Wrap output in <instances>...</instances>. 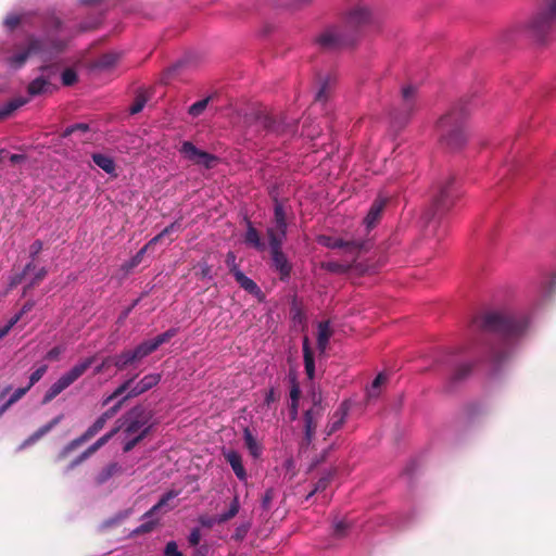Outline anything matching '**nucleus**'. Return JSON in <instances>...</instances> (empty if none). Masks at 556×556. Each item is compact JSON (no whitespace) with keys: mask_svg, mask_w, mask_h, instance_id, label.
<instances>
[{"mask_svg":"<svg viewBox=\"0 0 556 556\" xmlns=\"http://www.w3.org/2000/svg\"><path fill=\"white\" fill-rule=\"evenodd\" d=\"M371 13L367 7L358 4L351 9L345 16L344 25L332 26L319 34L315 41L323 50H338L352 46L357 33L369 24Z\"/></svg>","mask_w":556,"mask_h":556,"instance_id":"nucleus-1","label":"nucleus"},{"mask_svg":"<svg viewBox=\"0 0 556 556\" xmlns=\"http://www.w3.org/2000/svg\"><path fill=\"white\" fill-rule=\"evenodd\" d=\"M247 134L255 136H288L296 131V122H287L283 115L274 116L265 110H253L243 118Z\"/></svg>","mask_w":556,"mask_h":556,"instance_id":"nucleus-2","label":"nucleus"},{"mask_svg":"<svg viewBox=\"0 0 556 556\" xmlns=\"http://www.w3.org/2000/svg\"><path fill=\"white\" fill-rule=\"evenodd\" d=\"M473 325L483 331L495 332L509 339L523 333L528 327V321L521 316L490 312L475 318Z\"/></svg>","mask_w":556,"mask_h":556,"instance_id":"nucleus-3","label":"nucleus"},{"mask_svg":"<svg viewBox=\"0 0 556 556\" xmlns=\"http://www.w3.org/2000/svg\"><path fill=\"white\" fill-rule=\"evenodd\" d=\"M466 115L463 108H454L440 118L438 129L442 146L450 150H458L465 144L467 139L464 129Z\"/></svg>","mask_w":556,"mask_h":556,"instance_id":"nucleus-4","label":"nucleus"},{"mask_svg":"<svg viewBox=\"0 0 556 556\" xmlns=\"http://www.w3.org/2000/svg\"><path fill=\"white\" fill-rule=\"evenodd\" d=\"M64 48L65 42L60 39L29 37L27 46L11 55L8 62L12 67L21 68L31 54H38L43 62H48L53 55L62 52Z\"/></svg>","mask_w":556,"mask_h":556,"instance_id":"nucleus-5","label":"nucleus"},{"mask_svg":"<svg viewBox=\"0 0 556 556\" xmlns=\"http://www.w3.org/2000/svg\"><path fill=\"white\" fill-rule=\"evenodd\" d=\"M556 25V0H545L540 9L527 23L526 31L534 40L542 41Z\"/></svg>","mask_w":556,"mask_h":556,"instance_id":"nucleus-6","label":"nucleus"},{"mask_svg":"<svg viewBox=\"0 0 556 556\" xmlns=\"http://www.w3.org/2000/svg\"><path fill=\"white\" fill-rule=\"evenodd\" d=\"M97 356H90L81 361L80 363L73 366L67 372L63 374L45 393L42 397V404L50 403L55 399L62 391L74 383L79 377H81L88 368L96 362Z\"/></svg>","mask_w":556,"mask_h":556,"instance_id":"nucleus-7","label":"nucleus"},{"mask_svg":"<svg viewBox=\"0 0 556 556\" xmlns=\"http://www.w3.org/2000/svg\"><path fill=\"white\" fill-rule=\"evenodd\" d=\"M419 109L417 88L412 85L402 87L397 108L391 113V118L397 127L407 124L413 114Z\"/></svg>","mask_w":556,"mask_h":556,"instance_id":"nucleus-8","label":"nucleus"},{"mask_svg":"<svg viewBox=\"0 0 556 556\" xmlns=\"http://www.w3.org/2000/svg\"><path fill=\"white\" fill-rule=\"evenodd\" d=\"M453 185L454 177H448L444 182L438 186V191L432 202V208L425 215L429 222L437 216L445 214L452 207L455 199Z\"/></svg>","mask_w":556,"mask_h":556,"instance_id":"nucleus-9","label":"nucleus"},{"mask_svg":"<svg viewBox=\"0 0 556 556\" xmlns=\"http://www.w3.org/2000/svg\"><path fill=\"white\" fill-rule=\"evenodd\" d=\"M153 417L152 410L142 405H136L126 412L117 422H123L124 433L132 435L137 433L146 424H149Z\"/></svg>","mask_w":556,"mask_h":556,"instance_id":"nucleus-10","label":"nucleus"},{"mask_svg":"<svg viewBox=\"0 0 556 556\" xmlns=\"http://www.w3.org/2000/svg\"><path fill=\"white\" fill-rule=\"evenodd\" d=\"M317 241L320 245L329 249H342L354 258L359 254V252L368 249V241L361 239L344 240L342 238L330 236H319Z\"/></svg>","mask_w":556,"mask_h":556,"instance_id":"nucleus-11","label":"nucleus"},{"mask_svg":"<svg viewBox=\"0 0 556 556\" xmlns=\"http://www.w3.org/2000/svg\"><path fill=\"white\" fill-rule=\"evenodd\" d=\"M324 415V407L320 404V397L316 399L314 396L313 406L304 413L303 421H304V438L302 445H311L314 440L316 428L318 426L319 420Z\"/></svg>","mask_w":556,"mask_h":556,"instance_id":"nucleus-12","label":"nucleus"},{"mask_svg":"<svg viewBox=\"0 0 556 556\" xmlns=\"http://www.w3.org/2000/svg\"><path fill=\"white\" fill-rule=\"evenodd\" d=\"M108 420L109 419L106 417H104L103 414H101L96 419V421L90 427H88V429L83 434L75 438L74 440H72L70 443H67L64 446V448L60 453V457H65L68 453L73 452L74 450H76L77 447L83 445L84 443L91 440L94 435H97L104 428Z\"/></svg>","mask_w":556,"mask_h":556,"instance_id":"nucleus-13","label":"nucleus"},{"mask_svg":"<svg viewBox=\"0 0 556 556\" xmlns=\"http://www.w3.org/2000/svg\"><path fill=\"white\" fill-rule=\"evenodd\" d=\"M180 152L186 159L197 165H203L205 168H212L217 162V157L205 151L198 149L192 142L185 141L180 148Z\"/></svg>","mask_w":556,"mask_h":556,"instance_id":"nucleus-14","label":"nucleus"},{"mask_svg":"<svg viewBox=\"0 0 556 556\" xmlns=\"http://www.w3.org/2000/svg\"><path fill=\"white\" fill-rule=\"evenodd\" d=\"M180 230H181V223L179 220H175L174 223H172L170 225L165 227L159 235H156L143 248H141L136 253L135 256H132V258L126 264V268L131 269V268H135L136 266H138L141 263V261L149 248H151L152 245L160 242L166 236H169L173 232H178Z\"/></svg>","mask_w":556,"mask_h":556,"instance_id":"nucleus-15","label":"nucleus"},{"mask_svg":"<svg viewBox=\"0 0 556 556\" xmlns=\"http://www.w3.org/2000/svg\"><path fill=\"white\" fill-rule=\"evenodd\" d=\"M270 255H271V266L276 271H278L280 279L281 280L288 279L292 271V265L289 262L286 254L282 252V248L270 251Z\"/></svg>","mask_w":556,"mask_h":556,"instance_id":"nucleus-16","label":"nucleus"},{"mask_svg":"<svg viewBox=\"0 0 556 556\" xmlns=\"http://www.w3.org/2000/svg\"><path fill=\"white\" fill-rule=\"evenodd\" d=\"M389 202L388 197L379 195L370 205V208L364 218V224L367 229L374 228L380 220L387 203Z\"/></svg>","mask_w":556,"mask_h":556,"instance_id":"nucleus-17","label":"nucleus"},{"mask_svg":"<svg viewBox=\"0 0 556 556\" xmlns=\"http://www.w3.org/2000/svg\"><path fill=\"white\" fill-rule=\"evenodd\" d=\"M161 381L160 374H149L146 375L140 381H138L135 386L131 384V389L126 393L127 397L134 399L139 396L140 394L149 391L153 387H155Z\"/></svg>","mask_w":556,"mask_h":556,"instance_id":"nucleus-18","label":"nucleus"},{"mask_svg":"<svg viewBox=\"0 0 556 556\" xmlns=\"http://www.w3.org/2000/svg\"><path fill=\"white\" fill-rule=\"evenodd\" d=\"M348 415V407L345 403H342L340 407L333 413L329 422L325 428L326 437H330L336 431H338L344 424L345 417Z\"/></svg>","mask_w":556,"mask_h":556,"instance_id":"nucleus-19","label":"nucleus"},{"mask_svg":"<svg viewBox=\"0 0 556 556\" xmlns=\"http://www.w3.org/2000/svg\"><path fill=\"white\" fill-rule=\"evenodd\" d=\"M224 457L226 462L231 466L235 475L239 480H244L247 478V472L242 464L241 455L233 450H229L224 452Z\"/></svg>","mask_w":556,"mask_h":556,"instance_id":"nucleus-20","label":"nucleus"},{"mask_svg":"<svg viewBox=\"0 0 556 556\" xmlns=\"http://www.w3.org/2000/svg\"><path fill=\"white\" fill-rule=\"evenodd\" d=\"M303 357L306 376L308 379L313 380L315 377V361L307 336H305L303 339Z\"/></svg>","mask_w":556,"mask_h":556,"instance_id":"nucleus-21","label":"nucleus"},{"mask_svg":"<svg viewBox=\"0 0 556 556\" xmlns=\"http://www.w3.org/2000/svg\"><path fill=\"white\" fill-rule=\"evenodd\" d=\"M473 365L471 363H462L455 367L451 377L448 378V383L451 387L456 386L457 383L466 380L472 372Z\"/></svg>","mask_w":556,"mask_h":556,"instance_id":"nucleus-22","label":"nucleus"},{"mask_svg":"<svg viewBox=\"0 0 556 556\" xmlns=\"http://www.w3.org/2000/svg\"><path fill=\"white\" fill-rule=\"evenodd\" d=\"M332 333L333 331L330 327L329 320L320 321L318 324L317 348L321 353L326 351Z\"/></svg>","mask_w":556,"mask_h":556,"instance_id":"nucleus-23","label":"nucleus"},{"mask_svg":"<svg viewBox=\"0 0 556 556\" xmlns=\"http://www.w3.org/2000/svg\"><path fill=\"white\" fill-rule=\"evenodd\" d=\"M64 418L63 414L58 415L54 417L51 421L48 424L41 426L38 428L25 442L24 445H28L31 443H35L39 439H41L43 435H46L48 432H50L55 426H58L62 419Z\"/></svg>","mask_w":556,"mask_h":556,"instance_id":"nucleus-24","label":"nucleus"},{"mask_svg":"<svg viewBox=\"0 0 556 556\" xmlns=\"http://www.w3.org/2000/svg\"><path fill=\"white\" fill-rule=\"evenodd\" d=\"M266 235L268 238L270 251H273L282 248L283 241L287 237V231L273 226L267 228Z\"/></svg>","mask_w":556,"mask_h":556,"instance_id":"nucleus-25","label":"nucleus"},{"mask_svg":"<svg viewBox=\"0 0 556 556\" xmlns=\"http://www.w3.org/2000/svg\"><path fill=\"white\" fill-rule=\"evenodd\" d=\"M248 228L244 236V243L256 250L263 251L265 249L264 242L261 240V236L256 228L250 220L247 222Z\"/></svg>","mask_w":556,"mask_h":556,"instance_id":"nucleus-26","label":"nucleus"},{"mask_svg":"<svg viewBox=\"0 0 556 556\" xmlns=\"http://www.w3.org/2000/svg\"><path fill=\"white\" fill-rule=\"evenodd\" d=\"M27 102V98L17 97L4 103L0 106V122L11 116L17 109L25 105Z\"/></svg>","mask_w":556,"mask_h":556,"instance_id":"nucleus-27","label":"nucleus"},{"mask_svg":"<svg viewBox=\"0 0 556 556\" xmlns=\"http://www.w3.org/2000/svg\"><path fill=\"white\" fill-rule=\"evenodd\" d=\"M52 84L46 77L38 76L27 86V92L30 97L40 96L49 91Z\"/></svg>","mask_w":556,"mask_h":556,"instance_id":"nucleus-28","label":"nucleus"},{"mask_svg":"<svg viewBox=\"0 0 556 556\" xmlns=\"http://www.w3.org/2000/svg\"><path fill=\"white\" fill-rule=\"evenodd\" d=\"M233 277L238 285L250 294L260 295L262 293L260 287L241 270H236V275Z\"/></svg>","mask_w":556,"mask_h":556,"instance_id":"nucleus-29","label":"nucleus"},{"mask_svg":"<svg viewBox=\"0 0 556 556\" xmlns=\"http://www.w3.org/2000/svg\"><path fill=\"white\" fill-rule=\"evenodd\" d=\"M243 439H244V444L249 451V453L254 457V458H257L261 456L262 452H263V447L262 445L257 442V440L254 438V435L252 434V432L250 431L249 428H245L244 431H243Z\"/></svg>","mask_w":556,"mask_h":556,"instance_id":"nucleus-30","label":"nucleus"},{"mask_svg":"<svg viewBox=\"0 0 556 556\" xmlns=\"http://www.w3.org/2000/svg\"><path fill=\"white\" fill-rule=\"evenodd\" d=\"M93 163L103 169L106 174H113L115 172V163L114 160L105 154L93 153L92 154Z\"/></svg>","mask_w":556,"mask_h":556,"instance_id":"nucleus-31","label":"nucleus"},{"mask_svg":"<svg viewBox=\"0 0 556 556\" xmlns=\"http://www.w3.org/2000/svg\"><path fill=\"white\" fill-rule=\"evenodd\" d=\"M121 54L117 52H108L102 54L96 61V67L100 70H109L113 67L119 60Z\"/></svg>","mask_w":556,"mask_h":556,"instance_id":"nucleus-32","label":"nucleus"},{"mask_svg":"<svg viewBox=\"0 0 556 556\" xmlns=\"http://www.w3.org/2000/svg\"><path fill=\"white\" fill-rule=\"evenodd\" d=\"M113 365L118 370H124L129 365L134 364L136 362L132 353L130 350H124L121 354L113 356Z\"/></svg>","mask_w":556,"mask_h":556,"instance_id":"nucleus-33","label":"nucleus"},{"mask_svg":"<svg viewBox=\"0 0 556 556\" xmlns=\"http://www.w3.org/2000/svg\"><path fill=\"white\" fill-rule=\"evenodd\" d=\"M130 351H131L136 362H139L156 350H155L154 345L152 344L151 340H146V341L141 342L140 344H138L134 350H130Z\"/></svg>","mask_w":556,"mask_h":556,"instance_id":"nucleus-34","label":"nucleus"},{"mask_svg":"<svg viewBox=\"0 0 556 556\" xmlns=\"http://www.w3.org/2000/svg\"><path fill=\"white\" fill-rule=\"evenodd\" d=\"M274 223H275V227L287 231L288 224H287L286 211H285L283 205L281 203H279L278 201L275 202V206H274Z\"/></svg>","mask_w":556,"mask_h":556,"instance_id":"nucleus-35","label":"nucleus"},{"mask_svg":"<svg viewBox=\"0 0 556 556\" xmlns=\"http://www.w3.org/2000/svg\"><path fill=\"white\" fill-rule=\"evenodd\" d=\"M119 471V465L117 463H111L104 468H102V470L98 473V476L96 477V482L98 484H103Z\"/></svg>","mask_w":556,"mask_h":556,"instance_id":"nucleus-36","label":"nucleus"},{"mask_svg":"<svg viewBox=\"0 0 556 556\" xmlns=\"http://www.w3.org/2000/svg\"><path fill=\"white\" fill-rule=\"evenodd\" d=\"M239 509H240L239 500H238V496H235L228 510L225 513H222L217 516V523H219V525L225 523L228 520L232 519L239 513Z\"/></svg>","mask_w":556,"mask_h":556,"instance_id":"nucleus-37","label":"nucleus"},{"mask_svg":"<svg viewBox=\"0 0 556 556\" xmlns=\"http://www.w3.org/2000/svg\"><path fill=\"white\" fill-rule=\"evenodd\" d=\"M333 81L334 80L330 76H327L325 79L321 80L320 88L315 97L316 101L321 103L327 101Z\"/></svg>","mask_w":556,"mask_h":556,"instance_id":"nucleus-38","label":"nucleus"},{"mask_svg":"<svg viewBox=\"0 0 556 556\" xmlns=\"http://www.w3.org/2000/svg\"><path fill=\"white\" fill-rule=\"evenodd\" d=\"M177 333H178L177 328H169L165 332L151 339V342L154 345L155 350H157L162 344L169 342L170 339L174 338Z\"/></svg>","mask_w":556,"mask_h":556,"instance_id":"nucleus-39","label":"nucleus"},{"mask_svg":"<svg viewBox=\"0 0 556 556\" xmlns=\"http://www.w3.org/2000/svg\"><path fill=\"white\" fill-rule=\"evenodd\" d=\"M212 99H213V97L208 96L200 101L194 102L188 109L189 115H191L192 117L200 116L204 112V110L207 108V105Z\"/></svg>","mask_w":556,"mask_h":556,"instance_id":"nucleus-40","label":"nucleus"},{"mask_svg":"<svg viewBox=\"0 0 556 556\" xmlns=\"http://www.w3.org/2000/svg\"><path fill=\"white\" fill-rule=\"evenodd\" d=\"M336 475V470H329L325 475H323L318 481L315 483V486L313 489V493H319L325 491L330 482L332 481L333 477Z\"/></svg>","mask_w":556,"mask_h":556,"instance_id":"nucleus-41","label":"nucleus"},{"mask_svg":"<svg viewBox=\"0 0 556 556\" xmlns=\"http://www.w3.org/2000/svg\"><path fill=\"white\" fill-rule=\"evenodd\" d=\"M62 27V21L55 15L51 14L46 16L43 21V29L49 35L50 33L58 31Z\"/></svg>","mask_w":556,"mask_h":556,"instance_id":"nucleus-42","label":"nucleus"},{"mask_svg":"<svg viewBox=\"0 0 556 556\" xmlns=\"http://www.w3.org/2000/svg\"><path fill=\"white\" fill-rule=\"evenodd\" d=\"M291 317L294 325L301 326L302 330L306 328V315L303 309L295 304L291 307Z\"/></svg>","mask_w":556,"mask_h":556,"instance_id":"nucleus-43","label":"nucleus"},{"mask_svg":"<svg viewBox=\"0 0 556 556\" xmlns=\"http://www.w3.org/2000/svg\"><path fill=\"white\" fill-rule=\"evenodd\" d=\"M147 101H148V99L144 93H142V92L138 93L134 100V103L129 108L130 114L134 115V114H138L139 112H141L142 109L144 108Z\"/></svg>","mask_w":556,"mask_h":556,"instance_id":"nucleus-44","label":"nucleus"},{"mask_svg":"<svg viewBox=\"0 0 556 556\" xmlns=\"http://www.w3.org/2000/svg\"><path fill=\"white\" fill-rule=\"evenodd\" d=\"M324 268L330 273L344 274L350 269V266L339 262H328L324 264Z\"/></svg>","mask_w":556,"mask_h":556,"instance_id":"nucleus-45","label":"nucleus"},{"mask_svg":"<svg viewBox=\"0 0 556 556\" xmlns=\"http://www.w3.org/2000/svg\"><path fill=\"white\" fill-rule=\"evenodd\" d=\"M61 78L64 86H73L77 81V74L73 68H66L63 71Z\"/></svg>","mask_w":556,"mask_h":556,"instance_id":"nucleus-46","label":"nucleus"},{"mask_svg":"<svg viewBox=\"0 0 556 556\" xmlns=\"http://www.w3.org/2000/svg\"><path fill=\"white\" fill-rule=\"evenodd\" d=\"M58 67L52 64H46L39 67V71L41 72L40 77H46L48 81L51 83L52 78H54L58 74Z\"/></svg>","mask_w":556,"mask_h":556,"instance_id":"nucleus-47","label":"nucleus"},{"mask_svg":"<svg viewBox=\"0 0 556 556\" xmlns=\"http://www.w3.org/2000/svg\"><path fill=\"white\" fill-rule=\"evenodd\" d=\"M129 399L127 397V395L125 394L121 400L117 401L116 404H114L112 407H110L109 409H106L104 413H102L104 415V417H106L108 419H111L113 418L118 412L119 409L123 407L124 403L126 401H128Z\"/></svg>","mask_w":556,"mask_h":556,"instance_id":"nucleus-48","label":"nucleus"},{"mask_svg":"<svg viewBox=\"0 0 556 556\" xmlns=\"http://www.w3.org/2000/svg\"><path fill=\"white\" fill-rule=\"evenodd\" d=\"M48 370V366L47 365H41L39 366L29 377V383L27 384V387H29V389L35 384L37 383L42 377L43 375L47 372Z\"/></svg>","mask_w":556,"mask_h":556,"instance_id":"nucleus-49","label":"nucleus"},{"mask_svg":"<svg viewBox=\"0 0 556 556\" xmlns=\"http://www.w3.org/2000/svg\"><path fill=\"white\" fill-rule=\"evenodd\" d=\"M136 378H137V375H135L131 378L124 381L119 387H117L113 391V396H115V399H116V397L121 396L123 393H125L126 391L128 392L131 389V384L134 383Z\"/></svg>","mask_w":556,"mask_h":556,"instance_id":"nucleus-50","label":"nucleus"},{"mask_svg":"<svg viewBox=\"0 0 556 556\" xmlns=\"http://www.w3.org/2000/svg\"><path fill=\"white\" fill-rule=\"evenodd\" d=\"M249 530L250 523H242L236 528L231 538L237 542H241L247 536Z\"/></svg>","mask_w":556,"mask_h":556,"instance_id":"nucleus-51","label":"nucleus"},{"mask_svg":"<svg viewBox=\"0 0 556 556\" xmlns=\"http://www.w3.org/2000/svg\"><path fill=\"white\" fill-rule=\"evenodd\" d=\"M275 498V490L274 489H267L262 496V507L265 510H269L271 506V502Z\"/></svg>","mask_w":556,"mask_h":556,"instance_id":"nucleus-52","label":"nucleus"},{"mask_svg":"<svg viewBox=\"0 0 556 556\" xmlns=\"http://www.w3.org/2000/svg\"><path fill=\"white\" fill-rule=\"evenodd\" d=\"M349 525L345 521H339L333 527V535L338 539H342L346 535Z\"/></svg>","mask_w":556,"mask_h":556,"instance_id":"nucleus-53","label":"nucleus"},{"mask_svg":"<svg viewBox=\"0 0 556 556\" xmlns=\"http://www.w3.org/2000/svg\"><path fill=\"white\" fill-rule=\"evenodd\" d=\"M156 523H157L156 520H150V521L143 522L138 528H136L134 530V533L135 534L149 533V532L153 531V529L155 528Z\"/></svg>","mask_w":556,"mask_h":556,"instance_id":"nucleus-54","label":"nucleus"},{"mask_svg":"<svg viewBox=\"0 0 556 556\" xmlns=\"http://www.w3.org/2000/svg\"><path fill=\"white\" fill-rule=\"evenodd\" d=\"M179 492L178 491H175V490H170L168 492H166L165 494L162 495V497L160 498V501L155 504L156 506H159V509L163 508L164 506L167 505V503L175 498L176 496H178Z\"/></svg>","mask_w":556,"mask_h":556,"instance_id":"nucleus-55","label":"nucleus"},{"mask_svg":"<svg viewBox=\"0 0 556 556\" xmlns=\"http://www.w3.org/2000/svg\"><path fill=\"white\" fill-rule=\"evenodd\" d=\"M88 130H89V125L88 124L79 123V124H75V125H72V126L67 127L64 130L63 136L67 137L70 135L74 134L75 131L86 132Z\"/></svg>","mask_w":556,"mask_h":556,"instance_id":"nucleus-56","label":"nucleus"},{"mask_svg":"<svg viewBox=\"0 0 556 556\" xmlns=\"http://www.w3.org/2000/svg\"><path fill=\"white\" fill-rule=\"evenodd\" d=\"M48 274V270L45 268V267H41L37 273L36 275L34 276V278L31 279L30 283L25 287L24 289V292H26L27 289L29 288H33L35 286H37L41 280L45 279V277L47 276Z\"/></svg>","mask_w":556,"mask_h":556,"instance_id":"nucleus-57","label":"nucleus"},{"mask_svg":"<svg viewBox=\"0 0 556 556\" xmlns=\"http://www.w3.org/2000/svg\"><path fill=\"white\" fill-rule=\"evenodd\" d=\"M226 264L229 267V271L232 276L236 275V270H240L236 263V254L232 251H229L226 255Z\"/></svg>","mask_w":556,"mask_h":556,"instance_id":"nucleus-58","label":"nucleus"},{"mask_svg":"<svg viewBox=\"0 0 556 556\" xmlns=\"http://www.w3.org/2000/svg\"><path fill=\"white\" fill-rule=\"evenodd\" d=\"M29 387H23V388H18L16 389L12 394L11 396L9 397V404H15L17 401H20L28 391H29Z\"/></svg>","mask_w":556,"mask_h":556,"instance_id":"nucleus-59","label":"nucleus"},{"mask_svg":"<svg viewBox=\"0 0 556 556\" xmlns=\"http://www.w3.org/2000/svg\"><path fill=\"white\" fill-rule=\"evenodd\" d=\"M164 556H184V555L181 552L178 551L177 543L175 541H170L165 546Z\"/></svg>","mask_w":556,"mask_h":556,"instance_id":"nucleus-60","label":"nucleus"},{"mask_svg":"<svg viewBox=\"0 0 556 556\" xmlns=\"http://www.w3.org/2000/svg\"><path fill=\"white\" fill-rule=\"evenodd\" d=\"M111 365H113L112 356L105 357L99 365H97L93 369V375H99L108 369Z\"/></svg>","mask_w":556,"mask_h":556,"instance_id":"nucleus-61","label":"nucleus"},{"mask_svg":"<svg viewBox=\"0 0 556 556\" xmlns=\"http://www.w3.org/2000/svg\"><path fill=\"white\" fill-rule=\"evenodd\" d=\"M387 380V377L383 375V374H379L372 381L371 383V389L369 391V394L372 396V395H376V390L379 389V387L384 383Z\"/></svg>","mask_w":556,"mask_h":556,"instance_id":"nucleus-62","label":"nucleus"},{"mask_svg":"<svg viewBox=\"0 0 556 556\" xmlns=\"http://www.w3.org/2000/svg\"><path fill=\"white\" fill-rule=\"evenodd\" d=\"M42 250V242L40 240H35L29 247V256L33 261L37 257V255Z\"/></svg>","mask_w":556,"mask_h":556,"instance_id":"nucleus-63","label":"nucleus"},{"mask_svg":"<svg viewBox=\"0 0 556 556\" xmlns=\"http://www.w3.org/2000/svg\"><path fill=\"white\" fill-rule=\"evenodd\" d=\"M509 352L508 350L504 351H492V359L495 364H501L506 358H508Z\"/></svg>","mask_w":556,"mask_h":556,"instance_id":"nucleus-64","label":"nucleus"}]
</instances>
